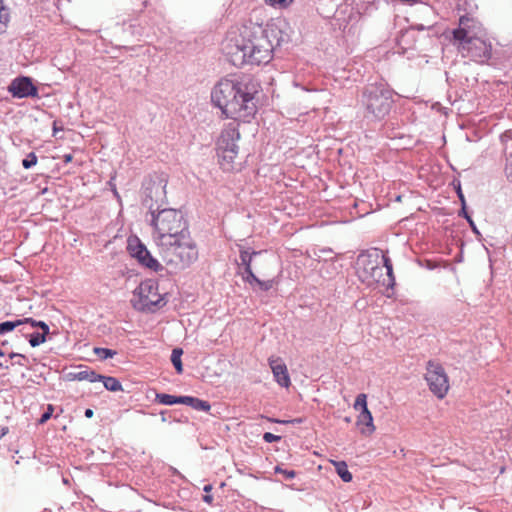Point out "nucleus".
<instances>
[{"label":"nucleus","instance_id":"obj_32","mask_svg":"<svg viewBox=\"0 0 512 512\" xmlns=\"http://www.w3.org/2000/svg\"><path fill=\"white\" fill-rule=\"evenodd\" d=\"M8 357L10 359H16V361L13 362L12 365L26 366L28 362V357L21 353L11 352L8 354Z\"/></svg>","mask_w":512,"mask_h":512},{"label":"nucleus","instance_id":"obj_52","mask_svg":"<svg viewBox=\"0 0 512 512\" xmlns=\"http://www.w3.org/2000/svg\"><path fill=\"white\" fill-rule=\"evenodd\" d=\"M9 367H10V365L8 364V362H7V361H3V362H2V361H0V368H1V369H6V370H8V369H9Z\"/></svg>","mask_w":512,"mask_h":512},{"label":"nucleus","instance_id":"obj_10","mask_svg":"<svg viewBox=\"0 0 512 512\" xmlns=\"http://www.w3.org/2000/svg\"><path fill=\"white\" fill-rule=\"evenodd\" d=\"M425 380L430 391L439 399L446 396L449 390V380L443 366L434 360H429L426 366Z\"/></svg>","mask_w":512,"mask_h":512},{"label":"nucleus","instance_id":"obj_16","mask_svg":"<svg viewBox=\"0 0 512 512\" xmlns=\"http://www.w3.org/2000/svg\"><path fill=\"white\" fill-rule=\"evenodd\" d=\"M364 425L367 427V430L361 429L362 434H371L375 430V426L373 424V417L368 408L365 410H361L357 419V426Z\"/></svg>","mask_w":512,"mask_h":512},{"label":"nucleus","instance_id":"obj_37","mask_svg":"<svg viewBox=\"0 0 512 512\" xmlns=\"http://www.w3.org/2000/svg\"><path fill=\"white\" fill-rule=\"evenodd\" d=\"M270 422L278 423V424H302L304 422L303 418H294L290 420H280L275 418H267Z\"/></svg>","mask_w":512,"mask_h":512},{"label":"nucleus","instance_id":"obj_5","mask_svg":"<svg viewBox=\"0 0 512 512\" xmlns=\"http://www.w3.org/2000/svg\"><path fill=\"white\" fill-rule=\"evenodd\" d=\"M150 214L151 225L154 228L153 236L157 245L189 230L188 222L180 210L161 208Z\"/></svg>","mask_w":512,"mask_h":512},{"label":"nucleus","instance_id":"obj_47","mask_svg":"<svg viewBox=\"0 0 512 512\" xmlns=\"http://www.w3.org/2000/svg\"><path fill=\"white\" fill-rule=\"evenodd\" d=\"M202 500L207 503V504H212L213 502V496L210 495V494H205L203 497H202Z\"/></svg>","mask_w":512,"mask_h":512},{"label":"nucleus","instance_id":"obj_20","mask_svg":"<svg viewBox=\"0 0 512 512\" xmlns=\"http://www.w3.org/2000/svg\"><path fill=\"white\" fill-rule=\"evenodd\" d=\"M100 382L103 383V386L106 390L111 392L123 391V387L121 382L112 376H105L100 374Z\"/></svg>","mask_w":512,"mask_h":512},{"label":"nucleus","instance_id":"obj_33","mask_svg":"<svg viewBox=\"0 0 512 512\" xmlns=\"http://www.w3.org/2000/svg\"><path fill=\"white\" fill-rule=\"evenodd\" d=\"M354 408L356 410H365V408H368L367 407V396L366 394L364 393H360L357 395L356 397V400H355V403H354Z\"/></svg>","mask_w":512,"mask_h":512},{"label":"nucleus","instance_id":"obj_14","mask_svg":"<svg viewBox=\"0 0 512 512\" xmlns=\"http://www.w3.org/2000/svg\"><path fill=\"white\" fill-rule=\"evenodd\" d=\"M269 365L272 369L275 381L281 387L287 388L291 382L286 365L280 359H269Z\"/></svg>","mask_w":512,"mask_h":512},{"label":"nucleus","instance_id":"obj_49","mask_svg":"<svg viewBox=\"0 0 512 512\" xmlns=\"http://www.w3.org/2000/svg\"><path fill=\"white\" fill-rule=\"evenodd\" d=\"M73 160V155L68 153V154H65L63 155V161L64 163H70L71 161Z\"/></svg>","mask_w":512,"mask_h":512},{"label":"nucleus","instance_id":"obj_55","mask_svg":"<svg viewBox=\"0 0 512 512\" xmlns=\"http://www.w3.org/2000/svg\"><path fill=\"white\" fill-rule=\"evenodd\" d=\"M416 31H423L425 29V27L423 25H418V26H414Z\"/></svg>","mask_w":512,"mask_h":512},{"label":"nucleus","instance_id":"obj_26","mask_svg":"<svg viewBox=\"0 0 512 512\" xmlns=\"http://www.w3.org/2000/svg\"><path fill=\"white\" fill-rule=\"evenodd\" d=\"M24 325L23 319H17L15 321H4L0 323V335H4L8 332L13 331L15 328Z\"/></svg>","mask_w":512,"mask_h":512},{"label":"nucleus","instance_id":"obj_25","mask_svg":"<svg viewBox=\"0 0 512 512\" xmlns=\"http://www.w3.org/2000/svg\"><path fill=\"white\" fill-rule=\"evenodd\" d=\"M23 322H24V324H30L33 328L40 329L41 333H44L46 335L50 334V328H49L48 324L44 321L35 320L33 318L28 317V318H23Z\"/></svg>","mask_w":512,"mask_h":512},{"label":"nucleus","instance_id":"obj_15","mask_svg":"<svg viewBox=\"0 0 512 512\" xmlns=\"http://www.w3.org/2000/svg\"><path fill=\"white\" fill-rule=\"evenodd\" d=\"M417 42V33L415 27L403 29L396 36V43L403 52L414 49Z\"/></svg>","mask_w":512,"mask_h":512},{"label":"nucleus","instance_id":"obj_61","mask_svg":"<svg viewBox=\"0 0 512 512\" xmlns=\"http://www.w3.org/2000/svg\"><path fill=\"white\" fill-rule=\"evenodd\" d=\"M322 252H326V250L322 249ZM327 252H331V250L329 249V250H327Z\"/></svg>","mask_w":512,"mask_h":512},{"label":"nucleus","instance_id":"obj_9","mask_svg":"<svg viewBox=\"0 0 512 512\" xmlns=\"http://www.w3.org/2000/svg\"><path fill=\"white\" fill-rule=\"evenodd\" d=\"M451 34V42L454 46L458 45L459 42L487 36L482 23L468 14L462 15L459 18L458 27L453 29Z\"/></svg>","mask_w":512,"mask_h":512},{"label":"nucleus","instance_id":"obj_22","mask_svg":"<svg viewBox=\"0 0 512 512\" xmlns=\"http://www.w3.org/2000/svg\"><path fill=\"white\" fill-rule=\"evenodd\" d=\"M47 336L48 335L41 333V332H32V333L24 334V337L26 339H28V342L31 347H37V346L45 343L47 340Z\"/></svg>","mask_w":512,"mask_h":512},{"label":"nucleus","instance_id":"obj_45","mask_svg":"<svg viewBox=\"0 0 512 512\" xmlns=\"http://www.w3.org/2000/svg\"><path fill=\"white\" fill-rule=\"evenodd\" d=\"M457 196L461 202V204H463V201H465V197H464V194L461 190V186H460V183H458V187H457Z\"/></svg>","mask_w":512,"mask_h":512},{"label":"nucleus","instance_id":"obj_21","mask_svg":"<svg viewBox=\"0 0 512 512\" xmlns=\"http://www.w3.org/2000/svg\"><path fill=\"white\" fill-rule=\"evenodd\" d=\"M337 474L343 482H351L353 479L352 473L348 470V466L345 461H333L332 462Z\"/></svg>","mask_w":512,"mask_h":512},{"label":"nucleus","instance_id":"obj_27","mask_svg":"<svg viewBox=\"0 0 512 512\" xmlns=\"http://www.w3.org/2000/svg\"><path fill=\"white\" fill-rule=\"evenodd\" d=\"M93 352L100 360H107L117 354L116 350L103 347H94Z\"/></svg>","mask_w":512,"mask_h":512},{"label":"nucleus","instance_id":"obj_50","mask_svg":"<svg viewBox=\"0 0 512 512\" xmlns=\"http://www.w3.org/2000/svg\"><path fill=\"white\" fill-rule=\"evenodd\" d=\"M60 130H63V128L62 127H58L57 126V121H54L53 122V136H56L57 132L60 131Z\"/></svg>","mask_w":512,"mask_h":512},{"label":"nucleus","instance_id":"obj_30","mask_svg":"<svg viewBox=\"0 0 512 512\" xmlns=\"http://www.w3.org/2000/svg\"><path fill=\"white\" fill-rule=\"evenodd\" d=\"M363 272L366 274L365 279H367L370 274H375V272H379V276H382V268L378 263H373L372 261H368Z\"/></svg>","mask_w":512,"mask_h":512},{"label":"nucleus","instance_id":"obj_51","mask_svg":"<svg viewBox=\"0 0 512 512\" xmlns=\"http://www.w3.org/2000/svg\"><path fill=\"white\" fill-rule=\"evenodd\" d=\"M86 418H92L94 415V411L90 408H87L84 412Z\"/></svg>","mask_w":512,"mask_h":512},{"label":"nucleus","instance_id":"obj_40","mask_svg":"<svg viewBox=\"0 0 512 512\" xmlns=\"http://www.w3.org/2000/svg\"><path fill=\"white\" fill-rule=\"evenodd\" d=\"M263 440L266 442V443H273V442H279L281 440V436H278V435H275V434H272L270 432H265L263 434Z\"/></svg>","mask_w":512,"mask_h":512},{"label":"nucleus","instance_id":"obj_44","mask_svg":"<svg viewBox=\"0 0 512 512\" xmlns=\"http://www.w3.org/2000/svg\"><path fill=\"white\" fill-rule=\"evenodd\" d=\"M467 222L469 223V226H470V228L472 229V231H473L475 234H478V235H479V234H480V232L478 231L477 226H476L475 222L473 221V219H472V218H471V219H468V221H467Z\"/></svg>","mask_w":512,"mask_h":512},{"label":"nucleus","instance_id":"obj_12","mask_svg":"<svg viewBox=\"0 0 512 512\" xmlns=\"http://www.w3.org/2000/svg\"><path fill=\"white\" fill-rule=\"evenodd\" d=\"M127 251L131 257L135 258L138 263L154 272L164 269L163 265L154 258L147 247L141 242L137 236H130L127 240Z\"/></svg>","mask_w":512,"mask_h":512},{"label":"nucleus","instance_id":"obj_59","mask_svg":"<svg viewBox=\"0 0 512 512\" xmlns=\"http://www.w3.org/2000/svg\"><path fill=\"white\" fill-rule=\"evenodd\" d=\"M4 356H5V352L0 349V357H4Z\"/></svg>","mask_w":512,"mask_h":512},{"label":"nucleus","instance_id":"obj_38","mask_svg":"<svg viewBox=\"0 0 512 512\" xmlns=\"http://www.w3.org/2000/svg\"><path fill=\"white\" fill-rule=\"evenodd\" d=\"M274 284H275L274 279H270V280H266V281L259 280L257 287L259 288V290L267 292L274 286Z\"/></svg>","mask_w":512,"mask_h":512},{"label":"nucleus","instance_id":"obj_23","mask_svg":"<svg viewBox=\"0 0 512 512\" xmlns=\"http://www.w3.org/2000/svg\"><path fill=\"white\" fill-rule=\"evenodd\" d=\"M183 355V349L182 348H174L171 353V362L178 374L183 373V364L181 360V356Z\"/></svg>","mask_w":512,"mask_h":512},{"label":"nucleus","instance_id":"obj_28","mask_svg":"<svg viewBox=\"0 0 512 512\" xmlns=\"http://www.w3.org/2000/svg\"><path fill=\"white\" fill-rule=\"evenodd\" d=\"M240 261L241 266H243V271H248L249 269H252L251 263H252V254H250L249 250L246 249H240Z\"/></svg>","mask_w":512,"mask_h":512},{"label":"nucleus","instance_id":"obj_41","mask_svg":"<svg viewBox=\"0 0 512 512\" xmlns=\"http://www.w3.org/2000/svg\"><path fill=\"white\" fill-rule=\"evenodd\" d=\"M505 174L507 179L512 183V154L507 159L506 166H505Z\"/></svg>","mask_w":512,"mask_h":512},{"label":"nucleus","instance_id":"obj_11","mask_svg":"<svg viewBox=\"0 0 512 512\" xmlns=\"http://www.w3.org/2000/svg\"><path fill=\"white\" fill-rule=\"evenodd\" d=\"M238 124L231 122L221 132L217 143V150L224 161L232 163L238 154L237 141L240 139Z\"/></svg>","mask_w":512,"mask_h":512},{"label":"nucleus","instance_id":"obj_43","mask_svg":"<svg viewBox=\"0 0 512 512\" xmlns=\"http://www.w3.org/2000/svg\"><path fill=\"white\" fill-rule=\"evenodd\" d=\"M382 261H383V266L385 268H387L389 266H392V261H391L390 257L387 254H383L382 255Z\"/></svg>","mask_w":512,"mask_h":512},{"label":"nucleus","instance_id":"obj_35","mask_svg":"<svg viewBox=\"0 0 512 512\" xmlns=\"http://www.w3.org/2000/svg\"><path fill=\"white\" fill-rule=\"evenodd\" d=\"M53 412H54V406L52 404H48L46 411L39 418L38 424L46 423L52 417Z\"/></svg>","mask_w":512,"mask_h":512},{"label":"nucleus","instance_id":"obj_34","mask_svg":"<svg viewBox=\"0 0 512 512\" xmlns=\"http://www.w3.org/2000/svg\"><path fill=\"white\" fill-rule=\"evenodd\" d=\"M37 164V156L34 152H30L25 159L22 160V166L30 169Z\"/></svg>","mask_w":512,"mask_h":512},{"label":"nucleus","instance_id":"obj_4","mask_svg":"<svg viewBox=\"0 0 512 512\" xmlns=\"http://www.w3.org/2000/svg\"><path fill=\"white\" fill-rule=\"evenodd\" d=\"M163 262L174 270H184L197 261L199 253L190 231L157 245Z\"/></svg>","mask_w":512,"mask_h":512},{"label":"nucleus","instance_id":"obj_39","mask_svg":"<svg viewBox=\"0 0 512 512\" xmlns=\"http://www.w3.org/2000/svg\"><path fill=\"white\" fill-rule=\"evenodd\" d=\"M293 0H266V3L270 6H280L283 8L288 7Z\"/></svg>","mask_w":512,"mask_h":512},{"label":"nucleus","instance_id":"obj_7","mask_svg":"<svg viewBox=\"0 0 512 512\" xmlns=\"http://www.w3.org/2000/svg\"><path fill=\"white\" fill-rule=\"evenodd\" d=\"M166 185L167 179L164 175H156L144 183L142 204L148 208L149 213H155L166 204Z\"/></svg>","mask_w":512,"mask_h":512},{"label":"nucleus","instance_id":"obj_1","mask_svg":"<svg viewBox=\"0 0 512 512\" xmlns=\"http://www.w3.org/2000/svg\"><path fill=\"white\" fill-rule=\"evenodd\" d=\"M288 41L289 35L277 24L266 27L251 24L243 26L237 36L227 39L223 51L236 67L267 64L272 60L275 48Z\"/></svg>","mask_w":512,"mask_h":512},{"label":"nucleus","instance_id":"obj_2","mask_svg":"<svg viewBox=\"0 0 512 512\" xmlns=\"http://www.w3.org/2000/svg\"><path fill=\"white\" fill-rule=\"evenodd\" d=\"M259 90L260 84L250 77L223 78L213 87L211 101L223 117L250 122L258 110L256 96Z\"/></svg>","mask_w":512,"mask_h":512},{"label":"nucleus","instance_id":"obj_54","mask_svg":"<svg viewBox=\"0 0 512 512\" xmlns=\"http://www.w3.org/2000/svg\"><path fill=\"white\" fill-rule=\"evenodd\" d=\"M203 490L205 493L208 494L212 490V485L211 484L205 485Z\"/></svg>","mask_w":512,"mask_h":512},{"label":"nucleus","instance_id":"obj_13","mask_svg":"<svg viewBox=\"0 0 512 512\" xmlns=\"http://www.w3.org/2000/svg\"><path fill=\"white\" fill-rule=\"evenodd\" d=\"M12 97L17 99L38 98V87L29 76L20 75L14 78L7 87Z\"/></svg>","mask_w":512,"mask_h":512},{"label":"nucleus","instance_id":"obj_24","mask_svg":"<svg viewBox=\"0 0 512 512\" xmlns=\"http://www.w3.org/2000/svg\"><path fill=\"white\" fill-rule=\"evenodd\" d=\"M10 20L9 8L0 0V34L4 33Z\"/></svg>","mask_w":512,"mask_h":512},{"label":"nucleus","instance_id":"obj_8","mask_svg":"<svg viewBox=\"0 0 512 512\" xmlns=\"http://www.w3.org/2000/svg\"><path fill=\"white\" fill-rule=\"evenodd\" d=\"M457 51L477 63H486L492 56V44L486 37H478L455 45Z\"/></svg>","mask_w":512,"mask_h":512},{"label":"nucleus","instance_id":"obj_3","mask_svg":"<svg viewBox=\"0 0 512 512\" xmlns=\"http://www.w3.org/2000/svg\"><path fill=\"white\" fill-rule=\"evenodd\" d=\"M395 96V91L386 82L379 81L365 85L359 99L364 118L369 121L384 120L395 104Z\"/></svg>","mask_w":512,"mask_h":512},{"label":"nucleus","instance_id":"obj_60","mask_svg":"<svg viewBox=\"0 0 512 512\" xmlns=\"http://www.w3.org/2000/svg\"><path fill=\"white\" fill-rule=\"evenodd\" d=\"M345 421L349 423V422H350V418H349V417H346V418H345Z\"/></svg>","mask_w":512,"mask_h":512},{"label":"nucleus","instance_id":"obj_58","mask_svg":"<svg viewBox=\"0 0 512 512\" xmlns=\"http://www.w3.org/2000/svg\"><path fill=\"white\" fill-rule=\"evenodd\" d=\"M161 417H162V421L165 422L166 421L165 411L161 412Z\"/></svg>","mask_w":512,"mask_h":512},{"label":"nucleus","instance_id":"obj_57","mask_svg":"<svg viewBox=\"0 0 512 512\" xmlns=\"http://www.w3.org/2000/svg\"><path fill=\"white\" fill-rule=\"evenodd\" d=\"M242 99H243L242 97H235L234 101H237L238 104L242 105V103H241Z\"/></svg>","mask_w":512,"mask_h":512},{"label":"nucleus","instance_id":"obj_48","mask_svg":"<svg viewBox=\"0 0 512 512\" xmlns=\"http://www.w3.org/2000/svg\"><path fill=\"white\" fill-rule=\"evenodd\" d=\"M369 277L378 283H382V281L380 280L382 276H379V272H375V274H370Z\"/></svg>","mask_w":512,"mask_h":512},{"label":"nucleus","instance_id":"obj_17","mask_svg":"<svg viewBox=\"0 0 512 512\" xmlns=\"http://www.w3.org/2000/svg\"><path fill=\"white\" fill-rule=\"evenodd\" d=\"M183 399L184 401L182 404L190 406L194 410L208 412L211 409L210 403L206 400L193 396H183Z\"/></svg>","mask_w":512,"mask_h":512},{"label":"nucleus","instance_id":"obj_6","mask_svg":"<svg viewBox=\"0 0 512 512\" xmlns=\"http://www.w3.org/2000/svg\"><path fill=\"white\" fill-rule=\"evenodd\" d=\"M133 295L138 299H132L131 304L140 312L154 313L166 305L164 297L158 293V282L153 279L142 281Z\"/></svg>","mask_w":512,"mask_h":512},{"label":"nucleus","instance_id":"obj_19","mask_svg":"<svg viewBox=\"0 0 512 512\" xmlns=\"http://www.w3.org/2000/svg\"><path fill=\"white\" fill-rule=\"evenodd\" d=\"M155 401L162 405H175V404H182L184 399L183 396H176L166 393H156Z\"/></svg>","mask_w":512,"mask_h":512},{"label":"nucleus","instance_id":"obj_46","mask_svg":"<svg viewBox=\"0 0 512 512\" xmlns=\"http://www.w3.org/2000/svg\"><path fill=\"white\" fill-rule=\"evenodd\" d=\"M109 184L112 186V192H113V195L114 197L117 199L118 202H121V197L116 189V186L115 185H112L111 181H109Z\"/></svg>","mask_w":512,"mask_h":512},{"label":"nucleus","instance_id":"obj_36","mask_svg":"<svg viewBox=\"0 0 512 512\" xmlns=\"http://www.w3.org/2000/svg\"><path fill=\"white\" fill-rule=\"evenodd\" d=\"M274 472L275 474H282L286 479H293L296 476V472L294 470L283 469L279 465L274 468Z\"/></svg>","mask_w":512,"mask_h":512},{"label":"nucleus","instance_id":"obj_29","mask_svg":"<svg viewBox=\"0 0 512 512\" xmlns=\"http://www.w3.org/2000/svg\"><path fill=\"white\" fill-rule=\"evenodd\" d=\"M239 275H241L244 282L251 285L253 288L257 286L259 282V278L254 274L252 269H249L248 271H242L238 272Z\"/></svg>","mask_w":512,"mask_h":512},{"label":"nucleus","instance_id":"obj_53","mask_svg":"<svg viewBox=\"0 0 512 512\" xmlns=\"http://www.w3.org/2000/svg\"><path fill=\"white\" fill-rule=\"evenodd\" d=\"M8 433V427H3L1 428V431H0V438H2L4 435H6Z\"/></svg>","mask_w":512,"mask_h":512},{"label":"nucleus","instance_id":"obj_42","mask_svg":"<svg viewBox=\"0 0 512 512\" xmlns=\"http://www.w3.org/2000/svg\"><path fill=\"white\" fill-rule=\"evenodd\" d=\"M458 215L460 217H463L465 218L467 221L468 219H471L472 217L469 215V213L467 212V209H466V201H463V204H461V209L458 213Z\"/></svg>","mask_w":512,"mask_h":512},{"label":"nucleus","instance_id":"obj_31","mask_svg":"<svg viewBox=\"0 0 512 512\" xmlns=\"http://www.w3.org/2000/svg\"><path fill=\"white\" fill-rule=\"evenodd\" d=\"M387 280H382V285L393 289L395 286V276L393 273V265L386 268Z\"/></svg>","mask_w":512,"mask_h":512},{"label":"nucleus","instance_id":"obj_18","mask_svg":"<svg viewBox=\"0 0 512 512\" xmlns=\"http://www.w3.org/2000/svg\"><path fill=\"white\" fill-rule=\"evenodd\" d=\"M69 376H70V379H72V380H78V381L86 380L91 383L97 382L98 380H100V374H98L96 371L89 369V368H87L85 370H81L76 373H69Z\"/></svg>","mask_w":512,"mask_h":512},{"label":"nucleus","instance_id":"obj_56","mask_svg":"<svg viewBox=\"0 0 512 512\" xmlns=\"http://www.w3.org/2000/svg\"><path fill=\"white\" fill-rule=\"evenodd\" d=\"M260 253H261V251H255V250H253V251H251V252H250V254H252V258H253L254 256H256V255H259Z\"/></svg>","mask_w":512,"mask_h":512}]
</instances>
